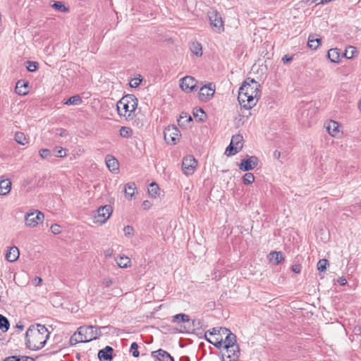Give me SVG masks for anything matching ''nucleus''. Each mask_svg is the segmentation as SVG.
Returning <instances> with one entry per match:
<instances>
[{
    "instance_id": "f257e3e1",
    "label": "nucleus",
    "mask_w": 361,
    "mask_h": 361,
    "mask_svg": "<svg viewBox=\"0 0 361 361\" xmlns=\"http://www.w3.org/2000/svg\"><path fill=\"white\" fill-rule=\"evenodd\" d=\"M260 85L255 80L247 78L239 89L238 99L242 107L250 109L256 105L260 97Z\"/></svg>"
},
{
    "instance_id": "f03ea898",
    "label": "nucleus",
    "mask_w": 361,
    "mask_h": 361,
    "mask_svg": "<svg viewBox=\"0 0 361 361\" xmlns=\"http://www.w3.org/2000/svg\"><path fill=\"white\" fill-rule=\"evenodd\" d=\"M106 326H80L70 338L71 345H73L78 343H87L95 340L102 335L101 329H108Z\"/></svg>"
},
{
    "instance_id": "7ed1b4c3",
    "label": "nucleus",
    "mask_w": 361,
    "mask_h": 361,
    "mask_svg": "<svg viewBox=\"0 0 361 361\" xmlns=\"http://www.w3.org/2000/svg\"><path fill=\"white\" fill-rule=\"evenodd\" d=\"M41 335L35 330V326H30L25 333L26 346L32 350H37L42 348L48 339V336Z\"/></svg>"
},
{
    "instance_id": "20e7f679",
    "label": "nucleus",
    "mask_w": 361,
    "mask_h": 361,
    "mask_svg": "<svg viewBox=\"0 0 361 361\" xmlns=\"http://www.w3.org/2000/svg\"><path fill=\"white\" fill-rule=\"evenodd\" d=\"M137 106V99L134 95H127L121 98L116 104L118 114L121 116H130V113L133 112Z\"/></svg>"
},
{
    "instance_id": "39448f33",
    "label": "nucleus",
    "mask_w": 361,
    "mask_h": 361,
    "mask_svg": "<svg viewBox=\"0 0 361 361\" xmlns=\"http://www.w3.org/2000/svg\"><path fill=\"white\" fill-rule=\"evenodd\" d=\"M224 343V348L226 349L227 352L230 351V348H235L236 350H233V354L228 355L226 358L222 355L221 361H237L240 356V347L236 343V336L231 333V331H229Z\"/></svg>"
},
{
    "instance_id": "423d86ee",
    "label": "nucleus",
    "mask_w": 361,
    "mask_h": 361,
    "mask_svg": "<svg viewBox=\"0 0 361 361\" xmlns=\"http://www.w3.org/2000/svg\"><path fill=\"white\" fill-rule=\"evenodd\" d=\"M113 212L112 207L109 204L99 207L94 215V223L104 224Z\"/></svg>"
},
{
    "instance_id": "0eeeda50",
    "label": "nucleus",
    "mask_w": 361,
    "mask_h": 361,
    "mask_svg": "<svg viewBox=\"0 0 361 361\" xmlns=\"http://www.w3.org/2000/svg\"><path fill=\"white\" fill-rule=\"evenodd\" d=\"M164 137L167 144L176 145L180 139V133L176 126H169L164 131Z\"/></svg>"
},
{
    "instance_id": "6e6552de",
    "label": "nucleus",
    "mask_w": 361,
    "mask_h": 361,
    "mask_svg": "<svg viewBox=\"0 0 361 361\" xmlns=\"http://www.w3.org/2000/svg\"><path fill=\"white\" fill-rule=\"evenodd\" d=\"M208 16L212 30L218 33L223 32L224 27L221 14L216 11H212L209 12Z\"/></svg>"
},
{
    "instance_id": "1a4fd4ad",
    "label": "nucleus",
    "mask_w": 361,
    "mask_h": 361,
    "mask_svg": "<svg viewBox=\"0 0 361 361\" xmlns=\"http://www.w3.org/2000/svg\"><path fill=\"white\" fill-rule=\"evenodd\" d=\"M197 162L192 155L185 156L182 161V171L186 176L192 175L197 168Z\"/></svg>"
},
{
    "instance_id": "9d476101",
    "label": "nucleus",
    "mask_w": 361,
    "mask_h": 361,
    "mask_svg": "<svg viewBox=\"0 0 361 361\" xmlns=\"http://www.w3.org/2000/svg\"><path fill=\"white\" fill-rule=\"evenodd\" d=\"M44 215L38 210L27 213L25 216V222L27 226L34 228L44 219Z\"/></svg>"
},
{
    "instance_id": "9b49d317",
    "label": "nucleus",
    "mask_w": 361,
    "mask_h": 361,
    "mask_svg": "<svg viewBox=\"0 0 361 361\" xmlns=\"http://www.w3.org/2000/svg\"><path fill=\"white\" fill-rule=\"evenodd\" d=\"M259 159L256 156H247L239 164V169L243 171H249L258 165Z\"/></svg>"
},
{
    "instance_id": "f8f14e48",
    "label": "nucleus",
    "mask_w": 361,
    "mask_h": 361,
    "mask_svg": "<svg viewBox=\"0 0 361 361\" xmlns=\"http://www.w3.org/2000/svg\"><path fill=\"white\" fill-rule=\"evenodd\" d=\"M214 92L215 85L210 82L200 88L199 92V99L201 101H207L213 97Z\"/></svg>"
},
{
    "instance_id": "ddd939ff",
    "label": "nucleus",
    "mask_w": 361,
    "mask_h": 361,
    "mask_svg": "<svg viewBox=\"0 0 361 361\" xmlns=\"http://www.w3.org/2000/svg\"><path fill=\"white\" fill-rule=\"evenodd\" d=\"M180 81V87L183 91L190 92L195 90L197 82L193 77L185 76Z\"/></svg>"
},
{
    "instance_id": "4468645a",
    "label": "nucleus",
    "mask_w": 361,
    "mask_h": 361,
    "mask_svg": "<svg viewBox=\"0 0 361 361\" xmlns=\"http://www.w3.org/2000/svg\"><path fill=\"white\" fill-rule=\"evenodd\" d=\"M114 349L109 345L101 349L98 352V358L100 361H111L113 359Z\"/></svg>"
},
{
    "instance_id": "2eb2a0df",
    "label": "nucleus",
    "mask_w": 361,
    "mask_h": 361,
    "mask_svg": "<svg viewBox=\"0 0 361 361\" xmlns=\"http://www.w3.org/2000/svg\"><path fill=\"white\" fill-rule=\"evenodd\" d=\"M153 357H156L159 361H174L173 357L166 350L159 349L152 353Z\"/></svg>"
},
{
    "instance_id": "dca6fc26",
    "label": "nucleus",
    "mask_w": 361,
    "mask_h": 361,
    "mask_svg": "<svg viewBox=\"0 0 361 361\" xmlns=\"http://www.w3.org/2000/svg\"><path fill=\"white\" fill-rule=\"evenodd\" d=\"M11 189V182L8 178H0V195H6L9 193Z\"/></svg>"
},
{
    "instance_id": "f3484780",
    "label": "nucleus",
    "mask_w": 361,
    "mask_h": 361,
    "mask_svg": "<svg viewBox=\"0 0 361 361\" xmlns=\"http://www.w3.org/2000/svg\"><path fill=\"white\" fill-rule=\"evenodd\" d=\"M105 162L107 168L111 171H116L118 170V160L113 157L112 155L108 154L105 158Z\"/></svg>"
},
{
    "instance_id": "a211bd4d",
    "label": "nucleus",
    "mask_w": 361,
    "mask_h": 361,
    "mask_svg": "<svg viewBox=\"0 0 361 361\" xmlns=\"http://www.w3.org/2000/svg\"><path fill=\"white\" fill-rule=\"evenodd\" d=\"M19 255L20 252L18 248L13 246L10 247V249L6 252V259L10 262H13L18 259Z\"/></svg>"
},
{
    "instance_id": "6ab92c4d",
    "label": "nucleus",
    "mask_w": 361,
    "mask_h": 361,
    "mask_svg": "<svg viewBox=\"0 0 361 361\" xmlns=\"http://www.w3.org/2000/svg\"><path fill=\"white\" fill-rule=\"evenodd\" d=\"M28 82L18 80L16 83L15 91L19 95H25L27 91Z\"/></svg>"
},
{
    "instance_id": "aec40b11",
    "label": "nucleus",
    "mask_w": 361,
    "mask_h": 361,
    "mask_svg": "<svg viewBox=\"0 0 361 361\" xmlns=\"http://www.w3.org/2000/svg\"><path fill=\"white\" fill-rule=\"evenodd\" d=\"M338 127V122L331 121L326 126V130L332 137H336L339 133Z\"/></svg>"
},
{
    "instance_id": "412c9836",
    "label": "nucleus",
    "mask_w": 361,
    "mask_h": 361,
    "mask_svg": "<svg viewBox=\"0 0 361 361\" xmlns=\"http://www.w3.org/2000/svg\"><path fill=\"white\" fill-rule=\"evenodd\" d=\"M327 57L332 63H338L340 59L339 49L337 48L329 49L327 53Z\"/></svg>"
},
{
    "instance_id": "4be33fe9",
    "label": "nucleus",
    "mask_w": 361,
    "mask_h": 361,
    "mask_svg": "<svg viewBox=\"0 0 361 361\" xmlns=\"http://www.w3.org/2000/svg\"><path fill=\"white\" fill-rule=\"evenodd\" d=\"M190 49L197 56H201L202 55V44L197 42H192L190 44Z\"/></svg>"
},
{
    "instance_id": "5701e85b",
    "label": "nucleus",
    "mask_w": 361,
    "mask_h": 361,
    "mask_svg": "<svg viewBox=\"0 0 361 361\" xmlns=\"http://www.w3.org/2000/svg\"><path fill=\"white\" fill-rule=\"evenodd\" d=\"M269 261L274 264H279L283 259L282 253L281 252L273 251L268 255Z\"/></svg>"
},
{
    "instance_id": "b1692460",
    "label": "nucleus",
    "mask_w": 361,
    "mask_h": 361,
    "mask_svg": "<svg viewBox=\"0 0 361 361\" xmlns=\"http://www.w3.org/2000/svg\"><path fill=\"white\" fill-rule=\"evenodd\" d=\"M243 137L240 134L235 135L232 137L231 143L232 145H234L237 147V149H239L240 150L242 149L243 147Z\"/></svg>"
},
{
    "instance_id": "393cba45",
    "label": "nucleus",
    "mask_w": 361,
    "mask_h": 361,
    "mask_svg": "<svg viewBox=\"0 0 361 361\" xmlns=\"http://www.w3.org/2000/svg\"><path fill=\"white\" fill-rule=\"evenodd\" d=\"M159 188L156 183L152 182V183L149 184V186L148 188V192L152 197H157V196L159 195Z\"/></svg>"
},
{
    "instance_id": "a878e982",
    "label": "nucleus",
    "mask_w": 361,
    "mask_h": 361,
    "mask_svg": "<svg viewBox=\"0 0 361 361\" xmlns=\"http://www.w3.org/2000/svg\"><path fill=\"white\" fill-rule=\"evenodd\" d=\"M357 48L353 47V46H348L343 55L346 58V59H352L353 58L354 56H356V54H357Z\"/></svg>"
},
{
    "instance_id": "bb28decb",
    "label": "nucleus",
    "mask_w": 361,
    "mask_h": 361,
    "mask_svg": "<svg viewBox=\"0 0 361 361\" xmlns=\"http://www.w3.org/2000/svg\"><path fill=\"white\" fill-rule=\"evenodd\" d=\"M136 185L135 183H128L125 185V193L126 196L133 197L135 194Z\"/></svg>"
},
{
    "instance_id": "cd10ccee",
    "label": "nucleus",
    "mask_w": 361,
    "mask_h": 361,
    "mask_svg": "<svg viewBox=\"0 0 361 361\" xmlns=\"http://www.w3.org/2000/svg\"><path fill=\"white\" fill-rule=\"evenodd\" d=\"M82 103V99L79 95L71 97L64 104L67 105H79Z\"/></svg>"
},
{
    "instance_id": "c85d7f7f",
    "label": "nucleus",
    "mask_w": 361,
    "mask_h": 361,
    "mask_svg": "<svg viewBox=\"0 0 361 361\" xmlns=\"http://www.w3.org/2000/svg\"><path fill=\"white\" fill-rule=\"evenodd\" d=\"M189 320H190V319H189L188 315H187L185 314L180 313V314H176L175 316H173L172 322L180 323V322H189Z\"/></svg>"
},
{
    "instance_id": "c756f323",
    "label": "nucleus",
    "mask_w": 361,
    "mask_h": 361,
    "mask_svg": "<svg viewBox=\"0 0 361 361\" xmlns=\"http://www.w3.org/2000/svg\"><path fill=\"white\" fill-rule=\"evenodd\" d=\"M321 43L320 38L314 39L313 37L310 36L308 39V46L312 49H316Z\"/></svg>"
},
{
    "instance_id": "7c9ffc66",
    "label": "nucleus",
    "mask_w": 361,
    "mask_h": 361,
    "mask_svg": "<svg viewBox=\"0 0 361 361\" xmlns=\"http://www.w3.org/2000/svg\"><path fill=\"white\" fill-rule=\"evenodd\" d=\"M10 326L9 321L8 319L2 314H0V329L4 331L8 330Z\"/></svg>"
},
{
    "instance_id": "2f4dec72",
    "label": "nucleus",
    "mask_w": 361,
    "mask_h": 361,
    "mask_svg": "<svg viewBox=\"0 0 361 361\" xmlns=\"http://www.w3.org/2000/svg\"><path fill=\"white\" fill-rule=\"evenodd\" d=\"M193 116L196 119L201 122L204 121L207 117L205 112L201 108L197 109L196 111L193 112Z\"/></svg>"
},
{
    "instance_id": "473e14b6",
    "label": "nucleus",
    "mask_w": 361,
    "mask_h": 361,
    "mask_svg": "<svg viewBox=\"0 0 361 361\" xmlns=\"http://www.w3.org/2000/svg\"><path fill=\"white\" fill-rule=\"evenodd\" d=\"M15 140L20 145H24L27 142L25 134L22 132H16L15 134Z\"/></svg>"
},
{
    "instance_id": "72a5a7b5",
    "label": "nucleus",
    "mask_w": 361,
    "mask_h": 361,
    "mask_svg": "<svg viewBox=\"0 0 361 361\" xmlns=\"http://www.w3.org/2000/svg\"><path fill=\"white\" fill-rule=\"evenodd\" d=\"M239 151L240 150L239 149H237V147L234 146V145H232L230 142L229 145L226 149L225 154L227 157H231L232 155L237 154Z\"/></svg>"
},
{
    "instance_id": "f704fd0d",
    "label": "nucleus",
    "mask_w": 361,
    "mask_h": 361,
    "mask_svg": "<svg viewBox=\"0 0 361 361\" xmlns=\"http://www.w3.org/2000/svg\"><path fill=\"white\" fill-rule=\"evenodd\" d=\"M133 135V130L129 127L123 126L120 129V135L123 137L128 138Z\"/></svg>"
},
{
    "instance_id": "c9c22d12",
    "label": "nucleus",
    "mask_w": 361,
    "mask_h": 361,
    "mask_svg": "<svg viewBox=\"0 0 361 361\" xmlns=\"http://www.w3.org/2000/svg\"><path fill=\"white\" fill-rule=\"evenodd\" d=\"M35 329L38 331L39 334L44 336V337H47L46 336H47L48 338H49L50 333L48 331V329L44 325L37 324V326H35Z\"/></svg>"
},
{
    "instance_id": "e433bc0d",
    "label": "nucleus",
    "mask_w": 361,
    "mask_h": 361,
    "mask_svg": "<svg viewBox=\"0 0 361 361\" xmlns=\"http://www.w3.org/2000/svg\"><path fill=\"white\" fill-rule=\"evenodd\" d=\"M52 8H54L56 11H61V12H66L68 11V8H66L64 4L61 1H54V4H52Z\"/></svg>"
},
{
    "instance_id": "4c0bfd02",
    "label": "nucleus",
    "mask_w": 361,
    "mask_h": 361,
    "mask_svg": "<svg viewBox=\"0 0 361 361\" xmlns=\"http://www.w3.org/2000/svg\"><path fill=\"white\" fill-rule=\"evenodd\" d=\"M130 263V259L128 257H121L117 261V264L121 268H126L128 264Z\"/></svg>"
},
{
    "instance_id": "58836bf2",
    "label": "nucleus",
    "mask_w": 361,
    "mask_h": 361,
    "mask_svg": "<svg viewBox=\"0 0 361 361\" xmlns=\"http://www.w3.org/2000/svg\"><path fill=\"white\" fill-rule=\"evenodd\" d=\"M329 261L326 259H321L317 262V269L319 271H324L326 269V267L329 265Z\"/></svg>"
},
{
    "instance_id": "ea45409f",
    "label": "nucleus",
    "mask_w": 361,
    "mask_h": 361,
    "mask_svg": "<svg viewBox=\"0 0 361 361\" xmlns=\"http://www.w3.org/2000/svg\"><path fill=\"white\" fill-rule=\"evenodd\" d=\"M245 185H250L255 181V176L252 173H246L243 178Z\"/></svg>"
},
{
    "instance_id": "a19ab883",
    "label": "nucleus",
    "mask_w": 361,
    "mask_h": 361,
    "mask_svg": "<svg viewBox=\"0 0 361 361\" xmlns=\"http://www.w3.org/2000/svg\"><path fill=\"white\" fill-rule=\"evenodd\" d=\"M26 68L29 72H35L39 67V63L35 61H26Z\"/></svg>"
},
{
    "instance_id": "79ce46f5",
    "label": "nucleus",
    "mask_w": 361,
    "mask_h": 361,
    "mask_svg": "<svg viewBox=\"0 0 361 361\" xmlns=\"http://www.w3.org/2000/svg\"><path fill=\"white\" fill-rule=\"evenodd\" d=\"M183 119H185V121H192V117L190 115H188L187 113H183V112L180 114V118L178 121L179 126L184 125L183 121Z\"/></svg>"
},
{
    "instance_id": "37998d69",
    "label": "nucleus",
    "mask_w": 361,
    "mask_h": 361,
    "mask_svg": "<svg viewBox=\"0 0 361 361\" xmlns=\"http://www.w3.org/2000/svg\"><path fill=\"white\" fill-rule=\"evenodd\" d=\"M40 157L42 159H48L51 156V151L48 149H42L39 152Z\"/></svg>"
},
{
    "instance_id": "c03bdc74",
    "label": "nucleus",
    "mask_w": 361,
    "mask_h": 361,
    "mask_svg": "<svg viewBox=\"0 0 361 361\" xmlns=\"http://www.w3.org/2000/svg\"><path fill=\"white\" fill-rule=\"evenodd\" d=\"M138 349V345L137 343L133 342L130 345V350L132 351L133 356L135 357H137L140 355Z\"/></svg>"
},
{
    "instance_id": "a18cd8bd",
    "label": "nucleus",
    "mask_w": 361,
    "mask_h": 361,
    "mask_svg": "<svg viewBox=\"0 0 361 361\" xmlns=\"http://www.w3.org/2000/svg\"><path fill=\"white\" fill-rule=\"evenodd\" d=\"M124 233L126 236L132 237L133 235L134 229L131 226H126L124 229Z\"/></svg>"
},
{
    "instance_id": "49530a36",
    "label": "nucleus",
    "mask_w": 361,
    "mask_h": 361,
    "mask_svg": "<svg viewBox=\"0 0 361 361\" xmlns=\"http://www.w3.org/2000/svg\"><path fill=\"white\" fill-rule=\"evenodd\" d=\"M66 156V149L62 147H59L56 149L55 157H64Z\"/></svg>"
},
{
    "instance_id": "de8ad7c7",
    "label": "nucleus",
    "mask_w": 361,
    "mask_h": 361,
    "mask_svg": "<svg viewBox=\"0 0 361 361\" xmlns=\"http://www.w3.org/2000/svg\"><path fill=\"white\" fill-rule=\"evenodd\" d=\"M207 341L209 343L213 344L217 348H220L222 346V344H223V339L222 338H221L220 340L216 338L215 341H212L211 340H207Z\"/></svg>"
},
{
    "instance_id": "09e8293b",
    "label": "nucleus",
    "mask_w": 361,
    "mask_h": 361,
    "mask_svg": "<svg viewBox=\"0 0 361 361\" xmlns=\"http://www.w3.org/2000/svg\"><path fill=\"white\" fill-rule=\"evenodd\" d=\"M50 229L54 234H59L61 233V227L56 224L51 225Z\"/></svg>"
},
{
    "instance_id": "8fccbe9b",
    "label": "nucleus",
    "mask_w": 361,
    "mask_h": 361,
    "mask_svg": "<svg viewBox=\"0 0 361 361\" xmlns=\"http://www.w3.org/2000/svg\"><path fill=\"white\" fill-rule=\"evenodd\" d=\"M291 270L295 274H300L302 270V266L300 264H295L291 266Z\"/></svg>"
},
{
    "instance_id": "3c124183",
    "label": "nucleus",
    "mask_w": 361,
    "mask_h": 361,
    "mask_svg": "<svg viewBox=\"0 0 361 361\" xmlns=\"http://www.w3.org/2000/svg\"><path fill=\"white\" fill-rule=\"evenodd\" d=\"M142 82V79L140 78H134L130 82V85L131 87H137L140 85Z\"/></svg>"
},
{
    "instance_id": "603ef678",
    "label": "nucleus",
    "mask_w": 361,
    "mask_h": 361,
    "mask_svg": "<svg viewBox=\"0 0 361 361\" xmlns=\"http://www.w3.org/2000/svg\"><path fill=\"white\" fill-rule=\"evenodd\" d=\"M207 333H209V334L211 335V336H213V335H220L219 327L212 328L211 330H209L207 331Z\"/></svg>"
},
{
    "instance_id": "864d4df0",
    "label": "nucleus",
    "mask_w": 361,
    "mask_h": 361,
    "mask_svg": "<svg viewBox=\"0 0 361 361\" xmlns=\"http://www.w3.org/2000/svg\"><path fill=\"white\" fill-rule=\"evenodd\" d=\"M293 56H290V55H288V54H286L284 55L283 57H282V61L284 63H287L288 62H290L293 61Z\"/></svg>"
},
{
    "instance_id": "5fc2aeb1",
    "label": "nucleus",
    "mask_w": 361,
    "mask_h": 361,
    "mask_svg": "<svg viewBox=\"0 0 361 361\" xmlns=\"http://www.w3.org/2000/svg\"><path fill=\"white\" fill-rule=\"evenodd\" d=\"M142 206L143 207L144 209H149L151 206H152V204L150 203L149 201L148 200H145L142 204Z\"/></svg>"
},
{
    "instance_id": "6e6d98bb",
    "label": "nucleus",
    "mask_w": 361,
    "mask_h": 361,
    "mask_svg": "<svg viewBox=\"0 0 361 361\" xmlns=\"http://www.w3.org/2000/svg\"><path fill=\"white\" fill-rule=\"evenodd\" d=\"M4 361H20V357H18L17 356H10L7 358H6Z\"/></svg>"
},
{
    "instance_id": "4d7b16f0",
    "label": "nucleus",
    "mask_w": 361,
    "mask_h": 361,
    "mask_svg": "<svg viewBox=\"0 0 361 361\" xmlns=\"http://www.w3.org/2000/svg\"><path fill=\"white\" fill-rule=\"evenodd\" d=\"M219 330H220V335H221V334L228 335V333H229V331H231L228 329L225 328V327H219Z\"/></svg>"
},
{
    "instance_id": "13d9d810",
    "label": "nucleus",
    "mask_w": 361,
    "mask_h": 361,
    "mask_svg": "<svg viewBox=\"0 0 361 361\" xmlns=\"http://www.w3.org/2000/svg\"><path fill=\"white\" fill-rule=\"evenodd\" d=\"M338 282L339 283L340 285L344 286V285H345L347 283V280L344 277H340L338 279Z\"/></svg>"
},
{
    "instance_id": "bf43d9fd",
    "label": "nucleus",
    "mask_w": 361,
    "mask_h": 361,
    "mask_svg": "<svg viewBox=\"0 0 361 361\" xmlns=\"http://www.w3.org/2000/svg\"><path fill=\"white\" fill-rule=\"evenodd\" d=\"M20 359V361H35L32 357L28 356H22Z\"/></svg>"
},
{
    "instance_id": "052dcab7",
    "label": "nucleus",
    "mask_w": 361,
    "mask_h": 361,
    "mask_svg": "<svg viewBox=\"0 0 361 361\" xmlns=\"http://www.w3.org/2000/svg\"><path fill=\"white\" fill-rule=\"evenodd\" d=\"M274 157L276 158V159H279L280 157H281V152L276 150L274 152Z\"/></svg>"
},
{
    "instance_id": "680f3d73",
    "label": "nucleus",
    "mask_w": 361,
    "mask_h": 361,
    "mask_svg": "<svg viewBox=\"0 0 361 361\" xmlns=\"http://www.w3.org/2000/svg\"><path fill=\"white\" fill-rule=\"evenodd\" d=\"M104 284L106 287H109L112 284V281L111 279L106 280Z\"/></svg>"
},
{
    "instance_id": "e2e57ef3",
    "label": "nucleus",
    "mask_w": 361,
    "mask_h": 361,
    "mask_svg": "<svg viewBox=\"0 0 361 361\" xmlns=\"http://www.w3.org/2000/svg\"><path fill=\"white\" fill-rule=\"evenodd\" d=\"M112 255V250H110V249H108L107 250L105 251V256L106 257H110Z\"/></svg>"
},
{
    "instance_id": "0e129e2a",
    "label": "nucleus",
    "mask_w": 361,
    "mask_h": 361,
    "mask_svg": "<svg viewBox=\"0 0 361 361\" xmlns=\"http://www.w3.org/2000/svg\"><path fill=\"white\" fill-rule=\"evenodd\" d=\"M180 361H190V357L188 356H183L180 358Z\"/></svg>"
},
{
    "instance_id": "69168bd1",
    "label": "nucleus",
    "mask_w": 361,
    "mask_h": 361,
    "mask_svg": "<svg viewBox=\"0 0 361 361\" xmlns=\"http://www.w3.org/2000/svg\"><path fill=\"white\" fill-rule=\"evenodd\" d=\"M67 135V132L66 130H61V133H59V135L61 137L66 136Z\"/></svg>"
},
{
    "instance_id": "338daca9",
    "label": "nucleus",
    "mask_w": 361,
    "mask_h": 361,
    "mask_svg": "<svg viewBox=\"0 0 361 361\" xmlns=\"http://www.w3.org/2000/svg\"><path fill=\"white\" fill-rule=\"evenodd\" d=\"M16 328H18V329H20V330H23V328H24V326H23V325H22V324H17V325H16Z\"/></svg>"
},
{
    "instance_id": "774afa93",
    "label": "nucleus",
    "mask_w": 361,
    "mask_h": 361,
    "mask_svg": "<svg viewBox=\"0 0 361 361\" xmlns=\"http://www.w3.org/2000/svg\"><path fill=\"white\" fill-rule=\"evenodd\" d=\"M233 350H236V348H230V351L227 352L228 355H229V354L232 355L233 353Z\"/></svg>"
}]
</instances>
